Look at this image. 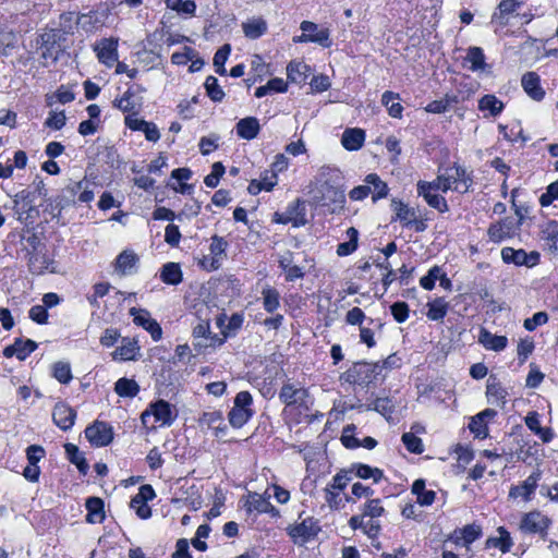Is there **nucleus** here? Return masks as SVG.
Returning a JSON list of instances; mask_svg holds the SVG:
<instances>
[{"label":"nucleus","mask_w":558,"mask_h":558,"mask_svg":"<svg viewBox=\"0 0 558 558\" xmlns=\"http://www.w3.org/2000/svg\"><path fill=\"white\" fill-rule=\"evenodd\" d=\"M319 531L320 527L313 518H306L301 523L288 527L289 536L294 544L301 546L314 538Z\"/></svg>","instance_id":"1"},{"label":"nucleus","mask_w":558,"mask_h":558,"mask_svg":"<svg viewBox=\"0 0 558 558\" xmlns=\"http://www.w3.org/2000/svg\"><path fill=\"white\" fill-rule=\"evenodd\" d=\"M550 522V519L542 512L531 511L523 515L520 522V530L529 534H541L544 537Z\"/></svg>","instance_id":"2"},{"label":"nucleus","mask_w":558,"mask_h":558,"mask_svg":"<svg viewBox=\"0 0 558 558\" xmlns=\"http://www.w3.org/2000/svg\"><path fill=\"white\" fill-rule=\"evenodd\" d=\"M85 436L95 447L108 446L113 439L111 426L101 421H96L85 429Z\"/></svg>","instance_id":"3"},{"label":"nucleus","mask_w":558,"mask_h":558,"mask_svg":"<svg viewBox=\"0 0 558 558\" xmlns=\"http://www.w3.org/2000/svg\"><path fill=\"white\" fill-rule=\"evenodd\" d=\"M151 416L155 418V422H159L162 425H170L173 421L170 403L165 400H158L151 403L141 415L143 424L147 425Z\"/></svg>","instance_id":"4"},{"label":"nucleus","mask_w":558,"mask_h":558,"mask_svg":"<svg viewBox=\"0 0 558 558\" xmlns=\"http://www.w3.org/2000/svg\"><path fill=\"white\" fill-rule=\"evenodd\" d=\"M377 365H372L366 362H357L344 373L345 380L351 384H364L374 378V373Z\"/></svg>","instance_id":"5"},{"label":"nucleus","mask_w":558,"mask_h":558,"mask_svg":"<svg viewBox=\"0 0 558 558\" xmlns=\"http://www.w3.org/2000/svg\"><path fill=\"white\" fill-rule=\"evenodd\" d=\"M130 314L134 316V323L138 326H142L145 330H147L155 341L161 339L162 329L160 325L150 317L149 313L146 310H137L135 307H132L130 310Z\"/></svg>","instance_id":"6"},{"label":"nucleus","mask_w":558,"mask_h":558,"mask_svg":"<svg viewBox=\"0 0 558 558\" xmlns=\"http://www.w3.org/2000/svg\"><path fill=\"white\" fill-rule=\"evenodd\" d=\"M464 61L470 63L469 70L474 73L492 74V65L486 62L484 51L480 47L468 48Z\"/></svg>","instance_id":"7"},{"label":"nucleus","mask_w":558,"mask_h":558,"mask_svg":"<svg viewBox=\"0 0 558 558\" xmlns=\"http://www.w3.org/2000/svg\"><path fill=\"white\" fill-rule=\"evenodd\" d=\"M98 60L107 65L112 66L118 61V39L106 38L102 39L96 47Z\"/></svg>","instance_id":"8"},{"label":"nucleus","mask_w":558,"mask_h":558,"mask_svg":"<svg viewBox=\"0 0 558 558\" xmlns=\"http://www.w3.org/2000/svg\"><path fill=\"white\" fill-rule=\"evenodd\" d=\"M517 229H519V227L515 225L514 219L506 217L505 219L490 225L488 228V236L494 242H500L506 238L512 236Z\"/></svg>","instance_id":"9"},{"label":"nucleus","mask_w":558,"mask_h":558,"mask_svg":"<svg viewBox=\"0 0 558 558\" xmlns=\"http://www.w3.org/2000/svg\"><path fill=\"white\" fill-rule=\"evenodd\" d=\"M417 193L424 197L430 207L439 210L440 213L448 211L449 208L446 199L442 196L433 193V183L420 181L417 183Z\"/></svg>","instance_id":"10"},{"label":"nucleus","mask_w":558,"mask_h":558,"mask_svg":"<svg viewBox=\"0 0 558 558\" xmlns=\"http://www.w3.org/2000/svg\"><path fill=\"white\" fill-rule=\"evenodd\" d=\"M13 210L17 215L20 221L32 218V213L36 211L31 198V193L27 191H21L13 197Z\"/></svg>","instance_id":"11"},{"label":"nucleus","mask_w":558,"mask_h":558,"mask_svg":"<svg viewBox=\"0 0 558 558\" xmlns=\"http://www.w3.org/2000/svg\"><path fill=\"white\" fill-rule=\"evenodd\" d=\"M270 495H260L257 493H250L245 507L248 511H256L258 513H271L272 517L279 514V511L270 504Z\"/></svg>","instance_id":"12"},{"label":"nucleus","mask_w":558,"mask_h":558,"mask_svg":"<svg viewBox=\"0 0 558 558\" xmlns=\"http://www.w3.org/2000/svg\"><path fill=\"white\" fill-rule=\"evenodd\" d=\"M76 412L65 403H57L53 408L52 418L62 430H68L74 425Z\"/></svg>","instance_id":"13"},{"label":"nucleus","mask_w":558,"mask_h":558,"mask_svg":"<svg viewBox=\"0 0 558 558\" xmlns=\"http://www.w3.org/2000/svg\"><path fill=\"white\" fill-rule=\"evenodd\" d=\"M37 349V343L31 339H15L14 343L3 350V355L11 357L15 355L20 361L25 360L33 351Z\"/></svg>","instance_id":"14"},{"label":"nucleus","mask_w":558,"mask_h":558,"mask_svg":"<svg viewBox=\"0 0 558 558\" xmlns=\"http://www.w3.org/2000/svg\"><path fill=\"white\" fill-rule=\"evenodd\" d=\"M501 258L505 263L514 265H534L536 259L538 258L537 253H532L529 257L525 251L523 250H514L512 247H504L501 250Z\"/></svg>","instance_id":"15"},{"label":"nucleus","mask_w":558,"mask_h":558,"mask_svg":"<svg viewBox=\"0 0 558 558\" xmlns=\"http://www.w3.org/2000/svg\"><path fill=\"white\" fill-rule=\"evenodd\" d=\"M507 395V390L501 386L497 378L490 375L486 386V396L488 402L496 407L504 408L506 404Z\"/></svg>","instance_id":"16"},{"label":"nucleus","mask_w":558,"mask_h":558,"mask_svg":"<svg viewBox=\"0 0 558 558\" xmlns=\"http://www.w3.org/2000/svg\"><path fill=\"white\" fill-rule=\"evenodd\" d=\"M444 175L442 192H447L452 189L458 182H462L463 191L469 190L470 179L466 177L465 169L460 166H454L446 170Z\"/></svg>","instance_id":"17"},{"label":"nucleus","mask_w":558,"mask_h":558,"mask_svg":"<svg viewBox=\"0 0 558 558\" xmlns=\"http://www.w3.org/2000/svg\"><path fill=\"white\" fill-rule=\"evenodd\" d=\"M320 193L322 197L317 199V202L323 206H329L330 204H337L339 206H342L345 201L343 190L333 186L328 182L322 184Z\"/></svg>","instance_id":"18"},{"label":"nucleus","mask_w":558,"mask_h":558,"mask_svg":"<svg viewBox=\"0 0 558 558\" xmlns=\"http://www.w3.org/2000/svg\"><path fill=\"white\" fill-rule=\"evenodd\" d=\"M235 129L239 137L251 141L258 135L260 131V124L257 118L246 117L236 123Z\"/></svg>","instance_id":"19"},{"label":"nucleus","mask_w":558,"mask_h":558,"mask_svg":"<svg viewBox=\"0 0 558 558\" xmlns=\"http://www.w3.org/2000/svg\"><path fill=\"white\" fill-rule=\"evenodd\" d=\"M522 87L525 93L534 100H542L545 92L541 87L539 76L535 72H527L522 76Z\"/></svg>","instance_id":"20"},{"label":"nucleus","mask_w":558,"mask_h":558,"mask_svg":"<svg viewBox=\"0 0 558 558\" xmlns=\"http://www.w3.org/2000/svg\"><path fill=\"white\" fill-rule=\"evenodd\" d=\"M308 393L303 388H294L292 385H284L279 393L280 400L287 405L303 404Z\"/></svg>","instance_id":"21"},{"label":"nucleus","mask_w":558,"mask_h":558,"mask_svg":"<svg viewBox=\"0 0 558 558\" xmlns=\"http://www.w3.org/2000/svg\"><path fill=\"white\" fill-rule=\"evenodd\" d=\"M50 260L45 251L28 252V269L33 275H43L49 269Z\"/></svg>","instance_id":"22"},{"label":"nucleus","mask_w":558,"mask_h":558,"mask_svg":"<svg viewBox=\"0 0 558 558\" xmlns=\"http://www.w3.org/2000/svg\"><path fill=\"white\" fill-rule=\"evenodd\" d=\"M85 507L88 511L86 521L88 523H101L105 519L104 500L99 497H89L86 499Z\"/></svg>","instance_id":"23"},{"label":"nucleus","mask_w":558,"mask_h":558,"mask_svg":"<svg viewBox=\"0 0 558 558\" xmlns=\"http://www.w3.org/2000/svg\"><path fill=\"white\" fill-rule=\"evenodd\" d=\"M541 478V472H533L521 485L512 487L510 489L511 497L522 496L526 500L530 499V496L534 493L537 482Z\"/></svg>","instance_id":"24"},{"label":"nucleus","mask_w":558,"mask_h":558,"mask_svg":"<svg viewBox=\"0 0 558 558\" xmlns=\"http://www.w3.org/2000/svg\"><path fill=\"white\" fill-rule=\"evenodd\" d=\"M478 342L486 349L501 351L507 347L508 340L505 336L493 335L485 328H482L478 336Z\"/></svg>","instance_id":"25"},{"label":"nucleus","mask_w":558,"mask_h":558,"mask_svg":"<svg viewBox=\"0 0 558 558\" xmlns=\"http://www.w3.org/2000/svg\"><path fill=\"white\" fill-rule=\"evenodd\" d=\"M138 257L131 251H123L116 259L114 268L121 276H126L133 272Z\"/></svg>","instance_id":"26"},{"label":"nucleus","mask_w":558,"mask_h":558,"mask_svg":"<svg viewBox=\"0 0 558 558\" xmlns=\"http://www.w3.org/2000/svg\"><path fill=\"white\" fill-rule=\"evenodd\" d=\"M365 141V133L362 129H347L341 138L343 147L348 150L360 149Z\"/></svg>","instance_id":"27"},{"label":"nucleus","mask_w":558,"mask_h":558,"mask_svg":"<svg viewBox=\"0 0 558 558\" xmlns=\"http://www.w3.org/2000/svg\"><path fill=\"white\" fill-rule=\"evenodd\" d=\"M160 279L162 282L171 286H178L183 280V274L178 263L169 262L160 269Z\"/></svg>","instance_id":"28"},{"label":"nucleus","mask_w":558,"mask_h":558,"mask_svg":"<svg viewBox=\"0 0 558 558\" xmlns=\"http://www.w3.org/2000/svg\"><path fill=\"white\" fill-rule=\"evenodd\" d=\"M244 35L250 39H256L263 36L267 31V23L264 19L257 17L242 23Z\"/></svg>","instance_id":"29"},{"label":"nucleus","mask_w":558,"mask_h":558,"mask_svg":"<svg viewBox=\"0 0 558 558\" xmlns=\"http://www.w3.org/2000/svg\"><path fill=\"white\" fill-rule=\"evenodd\" d=\"M137 351H138V347H137L136 341L124 338L122 340L121 345L118 347L112 352V357L114 360H121V361L134 360Z\"/></svg>","instance_id":"30"},{"label":"nucleus","mask_w":558,"mask_h":558,"mask_svg":"<svg viewBox=\"0 0 558 558\" xmlns=\"http://www.w3.org/2000/svg\"><path fill=\"white\" fill-rule=\"evenodd\" d=\"M504 102L492 94L484 95L478 100V109L481 111H488L492 117H497L504 110Z\"/></svg>","instance_id":"31"},{"label":"nucleus","mask_w":558,"mask_h":558,"mask_svg":"<svg viewBox=\"0 0 558 558\" xmlns=\"http://www.w3.org/2000/svg\"><path fill=\"white\" fill-rule=\"evenodd\" d=\"M64 41V34L59 29L51 28L40 35V43L43 47L56 48L62 51Z\"/></svg>","instance_id":"32"},{"label":"nucleus","mask_w":558,"mask_h":558,"mask_svg":"<svg viewBox=\"0 0 558 558\" xmlns=\"http://www.w3.org/2000/svg\"><path fill=\"white\" fill-rule=\"evenodd\" d=\"M400 96L397 93L387 90L381 96V104L387 108L388 113L392 118H401L403 107L400 102H396L395 100H399Z\"/></svg>","instance_id":"33"},{"label":"nucleus","mask_w":558,"mask_h":558,"mask_svg":"<svg viewBox=\"0 0 558 558\" xmlns=\"http://www.w3.org/2000/svg\"><path fill=\"white\" fill-rule=\"evenodd\" d=\"M114 391L120 397L133 398L138 393L140 386L134 379L123 377L114 384Z\"/></svg>","instance_id":"34"},{"label":"nucleus","mask_w":558,"mask_h":558,"mask_svg":"<svg viewBox=\"0 0 558 558\" xmlns=\"http://www.w3.org/2000/svg\"><path fill=\"white\" fill-rule=\"evenodd\" d=\"M310 70L308 65L300 61H291L287 66L288 80L292 83L301 84L306 80V72Z\"/></svg>","instance_id":"35"},{"label":"nucleus","mask_w":558,"mask_h":558,"mask_svg":"<svg viewBox=\"0 0 558 558\" xmlns=\"http://www.w3.org/2000/svg\"><path fill=\"white\" fill-rule=\"evenodd\" d=\"M364 182L371 186V193H373V199L386 197L388 194L387 184L380 180L376 173H369L366 175Z\"/></svg>","instance_id":"36"},{"label":"nucleus","mask_w":558,"mask_h":558,"mask_svg":"<svg viewBox=\"0 0 558 558\" xmlns=\"http://www.w3.org/2000/svg\"><path fill=\"white\" fill-rule=\"evenodd\" d=\"M198 423L199 426L203 428L206 427L215 432L223 430V428H221V425L223 424V418L221 413L218 411L204 412L199 417Z\"/></svg>","instance_id":"37"},{"label":"nucleus","mask_w":558,"mask_h":558,"mask_svg":"<svg viewBox=\"0 0 558 558\" xmlns=\"http://www.w3.org/2000/svg\"><path fill=\"white\" fill-rule=\"evenodd\" d=\"M347 236L349 240L337 246L338 256H348L357 247L359 231L354 227H350L347 230Z\"/></svg>","instance_id":"38"},{"label":"nucleus","mask_w":558,"mask_h":558,"mask_svg":"<svg viewBox=\"0 0 558 558\" xmlns=\"http://www.w3.org/2000/svg\"><path fill=\"white\" fill-rule=\"evenodd\" d=\"M355 471V475L360 478L367 480L373 478L374 483H378L383 476L384 473L378 468H372L367 464H353L351 471Z\"/></svg>","instance_id":"39"},{"label":"nucleus","mask_w":558,"mask_h":558,"mask_svg":"<svg viewBox=\"0 0 558 558\" xmlns=\"http://www.w3.org/2000/svg\"><path fill=\"white\" fill-rule=\"evenodd\" d=\"M481 527L475 524H469L464 526L462 530L456 531V543L459 544L462 541L463 545H469L477 539L481 535Z\"/></svg>","instance_id":"40"},{"label":"nucleus","mask_w":558,"mask_h":558,"mask_svg":"<svg viewBox=\"0 0 558 558\" xmlns=\"http://www.w3.org/2000/svg\"><path fill=\"white\" fill-rule=\"evenodd\" d=\"M456 104H458V97L447 94L444 98L429 102L425 110L430 113H442Z\"/></svg>","instance_id":"41"},{"label":"nucleus","mask_w":558,"mask_h":558,"mask_svg":"<svg viewBox=\"0 0 558 558\" xmlns=\"http://www.w3.org/2000/svg\"><path fill=\"white\" fill-rule=\"evenodd\" d=\"M294 41L296 43H316L319 44L323 47H329L331 45V41L329 39V31L327 28L320 29L316 33V35H307V33H304L300 35L299 37L294 38Z\"/></svg>","instance_id":"42"},{"label":"nucleus","mask_w":558,"mask_h":558,"mask_svg":"<svg viewBox=\"0 0 558 558\" xmlns=\"http://www.w3.org/2000/svg\"><path fill=\"white\" fill-rule=\"evenodd\" d=\"M427 306H428L427 317L430 320H440L447 314L448 304L441 298L435 299L433 302H429L427 304Z\"/></svg>","instance_id":"43"},{"label":"nucleus","mask_w":558,"mask_h":558,"mask_svg":"<svg viewBox=\"0 0 558 558\" xmlns=\"http://www.w3.org/2000/svg\"><path fill=\"white\" fill-rule=\"evenodd\" d=\"M262 295H263V305H264V308L266 312L272 313L279 307L280 294L276 289L266 288L262 291Z\"/></svg>","instance_id":"44"},{"label":"nucleus","mask_w":558,"mask_h":558,"mask_svg":"<svg viewBox=\"0 0 558 558\" xmlns=\"http://www.w3.org/2000/svg\"><path fill=\"white\" fill-rule=\"evenodd\" d=\"M64 448L70 461L77 466L80 472L86 473V471L88 470V464L85 458L80 452L77 446L73 444H66Z\"/></svg>","instance_id":"45"},{"label":"nucleus","mask_w":558,"mask_h":558,"mask_svg":"<svg viewBox=\"0 0 558 558\" xmlns=\"http://www.w3.org/2000/svg\"><path fill=\"white\" fill-rule=\"evenodd\" d=\"M499 537L489 538L487 541L488 546L499 547L502 553H508L512 546V539L509 532L500 526L498 529Z\"/></svg>","instance_id":"46"},{"label":"nucleus","mask_w":558,"mask_h":558,"mask_svg":"<svg viewBox=\"0 0 558 558\" xmlns=\"http://www.w3.org/2000/svg\"><path fill=\"white\" fill-rule=\"evenodd\" d=\"M519 0H501L500 3L498 4L499 15L494 14L493 19L498 20L499 24L502 26L507 25L508 21L505 20V16L507 14L513 13L519 7Z\"/></svg>","instance_id":"47"},{"label":"nucleus","mask_w":558,"mask_h":558,"mask_svg":"<svg viewBox=\"0 0 558 558\" xmlns=\"http://www.w3.org/2000/svg\"><path fill=\"white\" fill-rule=\"evenodd\" d=\"M228 242L219 235L211 236V243L209 245L210 256L216 257L218 262H222L226 257V250Z\"/></svg>","instance_id":"48"},{"label":"nucleus","mask_w":558,"mask_h":558,"mask_svg":"<svg viewBox=\"0 0 558 558\" xmlns=\"http://www.w3.org/2000/svg\"><path fill=\"white\" fill-rule=\"evenodd\" d=\"M252 416V410H244L233 407L229 412V422L233 427H242Z\"/></svg>","instance_id":"49"},{"label":"nucleus","mask_w":558,"mask_h":558,"mask_svg":"<svg viewBox=\"0 0 558 558\" xmlns=\"http://www.w3.org/2000/svg\"><path fill=\"white\" fill-rule=\"evenodd\" d=\"M76 25H81L85 31L92 32L96 27L102 25V20L98 13L90 12L89 14H82L76 19Z\"/></svg>","instance_id":"50"},{"label":"nucleus","mask_w":558,"mask_h":558,"mask_svg":"<svg viewBox=\"0 0 558 558\" xmlns=\"http://www.w3.org/2000/svg\"><path fill=\"white\" fill-rule=\"evenodd\" d=\"M53 377L61 384H69L72 379L71 366L66 362H57L53 364Z\"/></svg>","instance_id":"51"},{"label":"nucleus","mask_w":558,"mask_h":558,"mask_svg":"<svg viewBox=\"0 0 558 558\" xmlns=\"http://www.w3.org/2000/svg\"><path fill=\"white\" fill-rule=\"evenodd\" d=\"M231 47L229 44H225L221 46L214 56V65L216 68V72L219 75L226 74L225 63L230 54Z\"/></svg>","instance_id":"52"},{"label":"nucleus","mask_w":558,"mask_h":558,"mask_svg":"<svg viewBox=\"0 0 558 558\" xmlns=\"http://www.w3.org/2000/svg\"><path fill=\"white\" fill-rule=\"evenodd\" d=\"M205 88L209 98L214 101H221L225 97L222 88L215 76H208L205 82Z\"/></svg>","instance_id":"53"},{"label":"nucleus","mask_w":558,"mask_h":558,"mask_svg":"<svg viewBox=\"0 0 558 558\" xmlns=\"http://www.w3.org/2000/svg\"><path fill=\"white\" fill-rule=\"evenodd\" d=\"M393 208L398 219L403 221L407 226L411 225L412 220L416 217L415 210L413 208H409L401 202H393Z\"/></svg>","instance_id":"54"},{"label":"nucleus","mask_w":558,"mask_h":558,"mask_svg":"<svg viewBox=\"0 0 558 558\" xmlns=\"http://www.w3.org/2000/svg\"><path fill=\"white\" fill-rule=\"evenodd\" d=\"M225 174V166L217 161L211 166V172L204 179V183L208 187H216L219 184L220 178Z\"/></svg>","instance_id":"55"},{"label":"nucleus","mask_w":558,"mask_h":558,"mask_svg":"<svg viewBox=\"0 0 558 558\" xmlns=\"http://www.w3.org/2000/svg\"><path fill=\"white\" fill-rule=\"evenodd\" d=\"M375 410L376 412L380 413L385 417H389L393 410H395V403L392 400L388 397L386 398H377L374 402L373 408L368 407V410Z\"/></svg>","instance_id":"56"},{"label":"nucleus","mask_w":558,"mask_h":558,"mask_svg":"<svg viewBox=\"0 0 558 558\" xmlns=\"http://www.w3.org/2000/svg\"><path fill=\"white\" fill-rule=\"evenodd\" d=\"M402 442L410 452L420 454L424 451L422 439L413 433H404L402 435Z\"/></svg>","instance_id":"57"},{"label":"nucleus","mask_w":558,"mask_h":558,"mask_svg":"<svg viewBox=\"0 0 558 558\" xmlns=\"http://www.w3.org/2000/svg\"><path fill=\"white\" fill-rule=\"evenodd\" d=\"M76 19L77 17H75V14L73 12L62 13L59 17V31L62 32L63 34L73 33L74 26L76 25Z\"/></svg>","instance_id":"58"},{"label":"nucleus","mask_w":558,"mask_h":558,"mask_svg":"<svg viewBox=\"0 0 558 558\" xmlns=\"http://www.w3.org/2000/svg\"><path fill=\"white\" fill-rule=\"evenodd\" d=\"M130 507L135 510L137 517L141 519L145 520L151 517V509L147 505V501L140 500L133 497L131 499Z\"/></svg>","instance_id":"59"},{"label":"nucleus","mask_w":558,"mask_h":558,"mask_svg":"<svg viewBox=\"0 0 558 558\" xmlns=\"http://www.w3.org/2000/svg\"><path fill=\"white\" fill-rule=\"evenodd\" d=\"M391 314L398 323H403L409 317V305L405 302H396L390 306Z\"/></svg>","instance_id":"60"},{"label":"nucleus","mask_w":558,"mask_h":558,"mask_svg":"<svg viewBox=\"0 0 558 558\" xmlns=\"http://www.w3.org/2000/svg\"><path fill=\"white\" fill-rule=\"evenodd\" d=\"M385 512L384 507L380 506L379 499H371L364 507L363 514L369 517L372 520L380 517Z\"/></svg>","instance_id":"61"},{"label":"nucleus","mask_w":558,"mask_h":558,"mask_svg":"<svg viewBox=\"0 0 558 558\" xmlns=\"http://www.w3.org/2000/svg\"><path fill=\"white\" fill-rule=\"evenodd\" d=\"M65 120H66V118H65L64 111H61V112L51 111L49 113V117L45 121V125L47 128H50L53 130H60L64 126Z\"/></svg>","instance_id":"62"},{"label":"nucleus","mask_w":558,"mask_h":558,"mask_svg":"<svg viewBox=\"0 0 558 558\" xmlns=\"http://www.w3.org/2000/svg\"><path fill=\"white\" fill-rule=\"evenodd\" d=\"M558 198V181L550 183L547 186L546 193L539 197V204L543 207L549 206L555 199Z\"/></svg>","instance_id":"63"},{"label":"nucleus","mask_w":558,"mask_h":558,"mask_svg":"<svg viewBox=\"0 0 558 558\" xmlns=\"http://www.w3.org/2000/svg\"><path fill=\"white\" fill-rule=\"evenodd\" d=\"M548 320V315L545 312H537L531 318H526L524 320V328L533 331L537 326H542L546 324Z\"/></svg>","instance_id":"64"}]
</instances>
